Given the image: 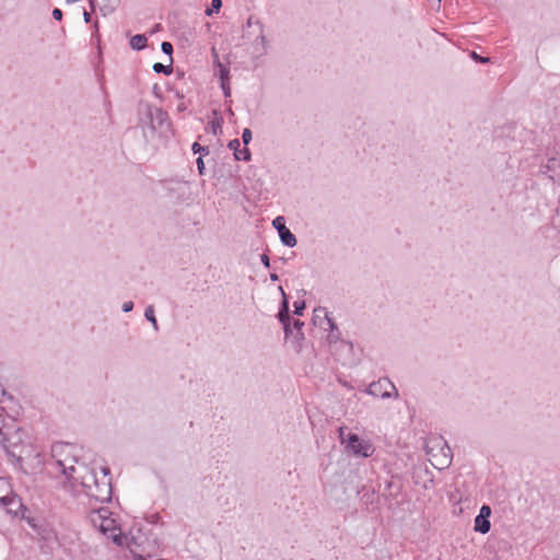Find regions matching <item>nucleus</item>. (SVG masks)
Returning a JSON list of instances; mask_svg holds the SVG:
<instances>
[{"instance_id":"obj_28","label":"nucleus","mask_w":560,"mask_h":560,"mask_svg":"<svg viewBox=\"0 0 560 560\" xmlns=\"http://www.w3.org/2000/svg\"><path fill=\"white\" fill-rule=\"evenodd\" d=\"M196 163H197V168H198L199 174L203 175L205 174V162H203L202 156H199L197 159Z\"/></svg>"},{"instance_id":"obj_16","label":"nucleus","mask_w":560,"mask_h":560,"mask_svg":"<svg viewBox=\"0 0 560 560\" xmlns=\"http://www.w3.org/2000/svg\"><path fill=\"white\" fill-rule=\"evenodd\" d=\"M234 158L237 160V161H249L250 160V152L249 150L245 147L244 149H238V151H236L234 153Z\"/></svg>"},{"instance_id":"obj_25","label":"nucleus","mask_w":560,"mask_h":560,"mask_svg":"<svg viewBox=\"0 0 560 560\" xmlns=\"http://www.w3.org/2000/svg\"><path fill=\"white\" fill-rule=\"evenodd\" d=\"M325 323L327 324L329 331L334 332V331L339 330L336 323L332 320V318L330 316L327 317Z\"/></svg>"},{"instance_id":"obj_36","label":"nucleus","mask_w":560,"mask_h":560,"mask_svg":"<svg viewBox=\"0 0 560 560\" xmlns=\"http://www.w3.org/2000/svg\"><path fill=\"white\" fill-rule=\"evenodd\" d=\"M83 19H84L85 23H89L91 21V14L88 11H84Z\"/></svg>"},{"instance_id":"obj_5","label":"nucleus","mask_w":560,"mask_h":560,"mask_svg":"<svg viewBox=\"0 0 560 560\" xmlns=\"http://www.w3.org/2000/svg\"><path fill=\"white\" fill-rule=\"evenodd\" d=\"M430 455L431 464L438 468L443 469L450 466L452 462V452L448 445H439V452H434V447H431L428 452Z\"/></svg>"},{"instance_id":"obj_33","label":"nucleus","mask_w":560,"mask_h":560,"mask_svg":"<svg viewBox=\"0 0 560 560\" xmlns=\"http://www.w3.org/2000/svg\"><path fill=\"white\" fill-rule=\"evenodd\" d=\"M260 260H261V262H262V265H264L265 267H267V268H269V267H270V259H269V257H268V255H267V254H261V255H260Z\"/></svg>"},{"instance_id":"obj_30","label":"nucleus","mask_w":560,"mask_h":560,"mask_svg":"<svg viewBox=\"0 0 560 560\" xmlns=\"http://www.w3.org/2000/svg\"><path fill=\"white\" fill-rule=\"evenodd\" d=\"M339 338H340V331L339 330L334 331V332L329 331L328 339H329L330 342L337 341V340H339Z\"/></svg>"},{"instance_id":"obj_8","label":"nucleus","mask_w":560,"mask_h":560,"mask_svg":"<svg viewBox=\"0 0 560 560\" xmlns=\"http://www.w3.org/2000/svg\"><path fill=\"white\" fill-rule=\"evenodd\" d=\"M279 291L281 292L283 296L281 308L278 313L279 320L283 324L284 334L287 337H289V334H292V328L290 325V315H289V303L287 300V295L282 287H279Z\"/></svg>"},{"instance_id":"obj_15","label":"nucleus","mask_w":560,"mask_h":560,"mask_svg":"<svg viewBox=\"0 0 560 560\" xmlns=\"http://www.w3.org/2000/svg\"><path fill=\"white\" fill-rule=\"evenodd\" d=\"M144 316L152 324L154 330H158L159 329V325H158V322H156V318H155V315H154L153 305H149L145 308Z\"/></svg>"},{"instance_id":"obj_38","label":"nucleus","mask_w":560,"mask_h":560,"mask_svg":"<svg viewBox=\"0 0 560 560\" xmlns=\"http://www.w3.org/2000/svg\"><path fill=\"white\" fill-rule=\"evenodd\" d=\"M339 434H340V438H341L342 443H345V442H346V440L343 439V429H342V428H340V430H339Z\"/></svg>"},{"instance_id":"obj_22","label":"nucleus","mask_w":560,"mask_h":560,"mask_svg":"<svg viewBox=\"0 0 560 560\" xmlns=\"http://www.w3.org/2000/svg\"><path fill=\"white\" fill-rule=\"evenodd\" d=\"M161 49L164 54L168 55L170 57H172V54H173V45L170 43V42H163L162 45H161Z\"/></svg>"},{"instance_id":"obj_39","label":"nucleus","mask_w":560,"mask_h":560,"mask_svg":"<svg viewBox=\"0 0 560 560\" xmlns=\"http://www.w3.org/2000/svg\"><path fill=\"white\" fill-rule=\"evenodd\" d=\"M228 112H229V115H231V116H233V115H234V113H233V110H232L231 108H229V110H228Z\"/></svg>"},{"instance_id":"obj_20","label":"nucleus","mask_w":560,"mask_h":560,"mask_svg":"<svg viewBox=\"0 0 560 560\" xmlns=\"http://www.w3.org/2000/svg\"><path fill=\"white\" fill-rule=\"evenodd\" d=\"M219 73L221 81H230L229 69L222 63H219Z\"/></svg>"},{"instance_id":"obj_4","label":"nucleus","mask_w":560,"mask_h":560,"mask_svg":"<svg viewBox=\"0 0 560 560\" xmlns=\"http://www.w3.org/2000/svg\"><path fill=\"white\" fill-rule=\"evenodd\" d=\"M347 448L357 456L369 457L373 453V446L369 441L360 439L357 434H349Z\"/></svg>"},{"instance_id":"obj_35","label":"nucleus","mask_w":560,"mask_h":560,"mask_svg":"<svg viewBox=\"0 0 560 560\" xmlns=\"http://www.w3.org/2000/svg\"><path fill=\"white\" fill-rule=\"evenodd\" d=\"M66 450V446L63 445H57L56 446V455L59 456L63 451Z\"/></svg>"},{"instance_id":"obj_1","label":"nucleus","mask_w":560,"mask_h":560,"mask_svg":"<svg viewBox=\"0 0 560 560\" xmlns=\"http://www.w3.org/2000/svg\"><path fill=\"white\" fill-rule=\"evenodd\" d=\"M72 462H74L73 458L57 460V467L66 479L65 488L68 489L69 483V491H75V487L80 486L89 498L98 502H108L112 498L109 469L102 467L97 472L84 464L74 466Z\"/></svg>"},{"instance_id":"obj_26","label":"nucleus","mask_w":560,"mask_h":560,"mask_svg":"<svg viewBox=\"0 0 560 560\" xmlns=\"http://www.w3.org/2000/svg\"><path fill=\"white\" fill-rule=\"evenodd\" d=\"M478 515L489 518L490 515H491L490 506L489 505H482Z\"/></svg>"},{"instance_id":"obj_32","label":"nucleus","mask_w":560,"mask_h":560,"mask_svg":"<svg viewBox=\"0 0 560 560\" xmlns=\"http://www.w3.org/2000/svg\"><path fill=\"white\" fill-rule=\"evenodd\" d=\"M52 18L57 21H60L62 19V11L58 8H55L52 10Z\"/></svg>"},{"instance_id":"obj_12","label":"nucleus","mask_w":560,"mask_h":560,"mask_svg":"<svg viewBox=\"0 0 560 560\" xmlns=\"http://www.w3.org/2000/svg\"><path fill=\"white\" fill-rule=\"evenodd\" d=\"M172 65H173V58L170 57V63L168 65H163V63L156 62V63L153 65V70L156 73H164V74L168 75L173 71Z\"/></svg>"},{"instance_id":"obj_19","label":"nucleus","mask_w":560,"mask_h":560,"mask_svg":"<svg viewBox=\"0 0 560 560\" xmlns=\"http://www.w3.org/2000/svg\"><path fill=\"white\" fill-rule=\"evenodd\" d=\"M191 150L194 153H200V154H205V155L209 154V148L202 147L198 142H195L192 144Z\"/></svg>"},{"instance_id":"obj_3","label":"nucleus","mask_w":560,"mask_h":560,"mask_svg":"<svg viewBox=\"0 0 560 560\" xmlns=\"http://www.w3.org/2000/svg\"><path fill=\"white\" fill-rule=\"evenodd\" d=\"M91 522L107 538L115 544H121L120 529L116 525V521L110 517V512L106 508H101L92 512Z\"/></svg>"},{"instance_id":"obj_40","label":"nucleus","mask_w":560,"mask_h":560,"mask_svg":"<svg viewBox=\"0 0 560 560\" xmlns=\"http://www.w3.org/2000/svg\"><path fill=\"white\" fill-rule=\"evenodd\" d=\"M438 1L440 2L441 0H438Z\"/></svg>"},{"instance_id":"obj_7","label":"nucleus","mask_w":560,"mask_h":560,"mask_svg":"<svg viewBox=\"0 0 560 560\" xmlns=\"http://www.w3.org/2000/svg\"><path fill=\"white\" fill-rule=\"evenodd\" d=\"M272 226L278 231L279 237L283 245L294 247L298 243L295 235L285 226L283 217H276L272 221Z\"/></svg>"},{"instance_id":"obj_21","label":"nucleus","mask_w":560,"mask_h":560,"mask_svg":"<svg viewBox=\"0 0 560 560\" xmlns=\"http://www.w3.org/2000/svg\"><path fill=\"white\" fill-rule=\"evenodd\" d=\"M253 135L250 129L245 128L242 133V140L245 145H247L252 141Z\"/></svg>"},{"instance_id":"obj_10","label":"nucleus","mask_w":560,"mask_h":560,"mask_svg":"<svg viewBox=\"0 0 560 560\" xmlns=\"http://www.w3.org/2000/svg\"><path fill=\"white\" fill-rule=\"evenodd\" d=\"M491 524L489 518L477 515L475 518V530L481 534H487L490 530Z\"/></svg>"},{"instance_id":"obj_9","label":"nucleus","mask_w":560,"mask_h":560,"mask_svg":"<svg viewBox=\"0 0 560 560\" xmlns=\"http://www.w3.org/2000/svg\"><path fill=\"white\" fill-rule=\"evenodd\" d=\"M148 117L150 118L152 129L156 128L155 121L159 127H161L166 120V113H164L161 108L158 107H148Z\"/></svg>"},{"instance_id":"obj_17","label":"nucleus","mask_w":560,"mask_h":560,"mask_svg":"<svg viewBox=\"0 0 560 560\" xmlns=\"http://www.w3.org/2000/svg\"><path fill=\"white\" fill-rule=\"evenodd\" d=\"M211 131L213 135H219L222 132V119L215 118L210 122Z\"/></svg>"},{"instance_id":"obj_14","label":"nucleus","mask_w":560,"mask_h":560,"mask_svg":"<svg viewBox=\"0 0 560 560\" xmlns=\"http://www.w3.org/2000/svg\"><path fill=\"white\" fill-rule=\"evenodd\" d=\"M328 316H329V313L325 307H317L314 310V322L317 323V320L319 319L320 320L319 325H322V326H323V322H325Z\"/></svg>"},{"instance_id":"obj_29","label":"nucleus","mask_w":560,"mask_h":560,"mask_svg":"<svg viewBox=\"0 0 560 560\" xmlns=\"http://www.w3.org/2000/svg\"><path fill=\"white\" fill-rule=\"evenodd\" d=\"M471 57H472V59H475L476 61L483 62V63H486V62H489V61H490V59H489L488 57H481V56L477 55L475 51H472V52H471Z\"/></svg>"},{"instance_id":"obj_23","label":"nucleus","mask_w":560,"mask_h":560,"mask_svg":"<svg viewBox=\"0 0 560 560\" xmlns=\"http://www.w3.org/2000/svg\"><path fill=\"white\" fill-rule=\"evenodd\" d=\"M293 306H294V314L302 315V312L305 308V302L304 301H295Z\"/></svg>"},{"instance_id":"obj_31","label":"nucleus","mask_w":560,"mask_h":560,"mask_svg":"<svg viewBox=\"0 0 560 560\" xmlns=\"http://www.w3.org/2000/svg\"><path fill=\"white\" fill-rule=\"evenodd\" d=\"M121 308H122V311H124L125 313H128V312L132 311V308H133V303H132L131 301H127V302L122 303Z\"/></svg>"},{"instance_id":"obj_11","label":"nucleus","mask_w":560,"mask_h":560,"mask_svg":"<svg viewBox=\"0 0 560 560\" xmlns=\"http://www.w3.org/2000/svg\"><path fill=\"white\" fill-rule=\"evenodd\" d=\"M130 46L136 50H141L147 46V37L142 34H137L131 37Z\"/></svg>"},{"instance_id":"obj_27","label":"nucleus","mask_w":560,"mask_h":560,"mask_svg":"<svg viewBox=\"0 0 560 560\" xmlns=\"http://www.w3.org/2000/svg\"><path fill=\"white\" fill-rule=\"evenodd\" d=\"M223 93L226 97L231 95L230 81H221Z\"/></svg>"},{"instance_id":"obj_18","label":"nucleus","mask_w":560,"mask_h":560,"mask_svg":"<svg viewBox=\"0 0 560 560\" xmlns=\"http://www.w3.org/2000/svg\"><path fill=\"white\" fill-rule=\"evenodd\" d=\"M221 7H222V1L221 0H212L211 1V7L206 10V14L210 16L214 12H219Z\"/></svg>"},{"instance_id":"obj_2","label":"nucleus","mask_w":560,"mask_h":560,"mask_svg":"<svg viewBox=\"0 0 560 560\" xmlns=\"http://www.w3.org/2000/svg\"><path fill=\"white\" fill-rule=\"evenodd\" d=\"M243 38L252 39V48L253 55L256 58L266 56L268 54L269 43L264 34V25L262 23L255 19L254 16H249L246 22V27L244 28Z\"/></svg>"},{"instance_id":"obj_6","label":"nucleus","mask_w":560,"mask_h":560,"mask_svg":"<svg viewBox=\"0 0 560 560\" xmlns=\"http://www.w3.org/2000/svg\"><path fill=\"white\" fill-rule=\"evenodd\" d=\"M369 393L374 396H381L382 398H389L394 393L395 397H398L395 385L386 377L372 383L369 387Z\"/></svg>"},{"instance_id":"obj_24","label":"nucleus","mask_w":560,"mask_h":560,"mask_svg":"<svg viewBox=\"0 0 560 560\" xmlns=\"http://www.w3.org/2000/svg\"><path fill=\"white\" fill-rule=\"evenodd\" d=\"M228 147L230 150H232L235 153L236 151H238V149L241 147V142L238 139H233L229 142Z\"/></svg>"},{"instance_id":"obj_37","label":"nucleus","mask_w":560,"mask_h":560,"mask_svg":"<svg viewBox=\"0 0 560 560\" xmlns=\"http://www.w3.org/2000/svg\"><path fill=\"white\" fill-rule=\"evenodd\" d=\"M270 279L272 281H277L279 278H278V275L277 273H270Z\"/></svg>"},{"instance_id":"obj_34","label":"nucleus","mask_w":560,"mask_h":560,"mask_svg":"<svg viewBox=\"0 0 560 560\" xmlns=\"http://www.w3.org/2000/svg\"><path fill=\"white\" fill-rule=\"evenodd\" d=\"M107 5H109L110 8H116L119 3H120V0H103Z\"/></svg>"},{"instance_id":"obj_13","label":"nucleus","mask_w":560,"mask_h":560,"mask_svg":"<svg viewBox=\"0 0 560 560\" xmlns=\"http://www.w3.org/2000/svg\"><path fill=\"white\" fill-rule=\"evenodd\" d=\"M304 326V323L299 320V319H295L293 322V329H292V336L293 338L296 340V341H301L304 339V334L302 331V328Z\"/></svg>"}]
</instances>
